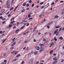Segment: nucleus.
<instances>
[{
	"label": "nucleus",
	"instance_id": "nucleus-13",
	"mask_svg": "<svg viewBox=\"0 0 64 64\" xmlns=\"http://www.w3.org/2000/svg\"><path fill=\"white\" fill-rule=\"evenodd\" d=\"M56 28H55L56 29V28H60V26H56Z\"/></svg>",
	"mask_w": 64,
	"mask_h": 64
},
{
	"label": "nucleus",
	"instance_id": "nucleus-37",
	"mask_svg": "<svg viewBox=\"0 0 64 64\" xmlns=\"http://www.w3.org/2000/svg\"><path fill=\"white\" fill-rule=\"evenodd\" d=\"M29 24L28 23H27L26 26H29Z\"/></svg>",
	"mask_w": 64,
	"mask_h": 64
},
{
	"label": "nucleus",
	"instance_id": "nucleus-9",
	"mask_svg": "<svg viewBox=\"0 0 64 64\" xmlns=\"http://www.w3.org/2000/svg\"><path fill=\"white\" fill-rule=\"evenodd\" d=\"M15 44H16V42H14L12 44L10 45V46H13V45H15Z\"/></svg>",
	"mask_w": 64,
	"mask_h": 64
},
{
	"label": "nucleus",
	"instance_id": "nucleus-21",
	"mask_svg": "<svg viewBox=\"0 0 64 64\" xmlns=\"http://www.w3.org/2000/svg\"><path fill=\"white\" fill-rule=\"evenodd\" d=\"M13 9H14V8L12 7L11 8V9L10 10V11H11V10H13Z\"/></svg>",
	"mask_w": 64,
	"mask_h": 64
},
{
	"label": "nucleus",
	"instance_id": "nucleus-63",
	"mask_svg": "<svg viewBox=\"0 0 64 64\" xmlns=\"http://www.w3.org/2000/svg\"><path fill=\"white\" fill-rule=\"evenodd\" d=\"M64 30V27L62 28V30L63 31V30Z\"/></svg>",
	"mask_w": 64,
	"mask_h": 64
},
{
	"label": "nucleus",
	"instance_id": "nucleus-51",
	"mask_svg": "<svg viewBox=\"0 0 64 64\" xmlns=\"http://www.w3.org/2000/svg\"><path fill=\"white\" fill-rule=\"evenodd\" d=\"M64 12H63L61 13V14H62H62H64Z\"/></svg>",
	"mask_w": 64,
	"mask_h": 64
},
{
	"label": "nucleus",
	"instance_id": "nucleus-52",
	"mask_svg": "<svg viewBox=\"0 0 64 64\" xmlns=\"http://www.w3.org/2000/svg\"><path fill=\"white\" fill-rule=\"evenodd\" d=\"M23 49H24V50H25V49H26V47H24V48H23Z\"/></svg>",
	"mask_w": 64,
	"mask_h": 64
},
{
	"label": "nucleus",
	"instance_id": "nucleus-8",
	"mask_svg": "<svg viewBox=\"0 0 64 64\" xmlns=\"http://www.w3.org/2000/svg\"><path fill=\"white\" fill-rule=\"evenodd\" d=\"M6 40H7V39L6 38V39L5 40H2V43H4V42Z\"/></svg>",
	"mask_w": 64,
	"mask_h": 64
},
{
	"label": "nucleus",
	"instance_id": "nucleus-43",
	"mask_svg": "<svg viewBox=\"0 0 64 64\" xmlns=\"http://www.w3.org/2000/svg\"><path fill=\"white\" fill-rule=\"evenodd\" d=\"M43 41H46V39L44 38L43 39Z\"/></svg>",
	"mask_w": 64,
	"mask_h": 64
},
{
	"label": "nucleus",
	"instance_id": "nucleus-33",
	"mask_svg": "<svg viewBox=\"0 0 64 64\" xmlns=\"http://www.w3.org/2000/svg\"><path fill=\"white\" fill-rule=\"evenodd\" d=\"M25 63L23 61H22V62L21 64H23V63Z\"/></svg>",
	"mask_w": 64,
	"mask_h": 64
},
{
	"label": "nucleus",
	"instance_id": "nucleus-20",
	"mask_svg": "<svg viewBox=\"0 0 64 64\" xmlns=\"http://www.w3.org/2000/svg\"><path fill=\"white\" fill-rule=\"evenodd\" d=\"M15 38H16L15 37L14 39H12V41L13 42H12V43L14 41V40H15Z\"/></svg>",
	"mask_w": 64,
	"mask_h": 64
},
{
	"label": "nucleus",
	"instance_id": "nucleus-62",
	"mask_svg": "<svg viewBox=\"0 0 64 64\" xmlns=\"http://www.w3.org/2000/svg\"><path fill=\"white\" fill-rule=\"evenodd\" d=\"M17 52H15V54H16V53H17Z\"/></svg>",
	"mask_w": 64,
	"mask_h": 64
},
{
	"label": "nucleus",
	"instance_id": "nucleus-28",
	"mask_svg": "<svg viewBox=\"0 0 64 64\" xmlns=\"http://www.w3.org/2000/svg\"><path fill=\"white\" fill-rule=\"evenodd\" d=\"M14 48V46H12V47H11L10 48V49H13V48Z\"/></svg>",
	"mask_w": 64,
	"mask_h": 64
},
{
	"label": "nucleus",
	"instance_id": "nucleus-32",
	"mask_svg": "<svg viewBox=\"0 0 64 64\" xmlns=\"http://www.w3.org/2000/svg\"><path fill=\"white\" fill-rule=\"evenodd\" d=\"M42 14L40 15V16L39 17H40L41 18L42 17Z\"/></svg>",
	"mask_w": 64,
	"mask_h": 64
},
{
	"label": "nucleus",
	"instance_id": "nucleus-17",
	"mask_svg": "<svg viewBox=\"0 0 64 64\" xmlns=\"http://www.w3.org/2000/svg\"><path fill=\"white\" fill-rule=\"evenodd\" d=\"M26 2L24 3L23 4H22V6H25V5H26Z\"/></svg>",
	"mask_w": 64,
	"mask_h": 64
},
{
	"label": "nucleus",
	"instance_id": "nucleus-64",
	"mask_svg": "<svg viewBox=\"0 0 64 64\" xmlns=\"http://www.w3.org/2000/svg\"><path fill=\"white\" fill-rule=\"evenodd\" d=\"M37 3L38 4L39 3V1H37Z\"/></svg>",
	"mask_w": 64,
	"mask_h": 64
},
{
	"label": "nucleus",
	"instance_id": "nucleus-1",
	"mask_svg": "<svg viewBox=\"0 0 64 64\" xmlns=\"http://www.w3.org/2000/svg\"><path fill=\"white\" fill-rule=\"evenodd\" d=\"M34 60V59L33 58H32L30 60L29 62V64H32L33 63V62Z\"/></svg>",
	"mask_w": 64,
	"mask_h": 64
},
{
	"label": "nucleus",
	"instance_id": "nucleus-56",
	"mask_svg": "<svg viewBox=\"0 0 64 64\" xmlns=\"http://www.w3.org/2000/svg\"><path fill=\"white\" fill-rule=\"evenodd\" d=\"M5 21H4V22H2V24H4V23H5Z\"/></svg>",
	"mask_w": 64,
	"mask_h": 64
},
{
	"label": "nucleus",
	"instance_id": "nucleus-54",
	"mask_svg": "<svg viewBox=\"0 0 64 64\" xmlns=\"http://www.w3.org/2000/svg\"><path fill=\"white\" fill-rule=\"evenodd\" d=\"M14 22H10V24H13V23H14Z\"/></svg>",
	"mask_w": 64,
	"mask_h": 64
},
{
	"label": "nucleus",
	"instance_id": "nucleus-35",
	"mask_svg": "<svg viewBox=\"0 0 64 64\" xmlns=\"http://www.w3.org/2000/svg\"><path fill=\"white\" fill-rule=\"evenodd\" d=\"M34 6V4H33L32 5V7H33Z\"/></svg>",
	"mask_w": 64,
	"mask_h": 64
},
{
	"label": "nucleus",
	"instance_id": "nucleus-22",
	"mask_svg": "<svg viewBox=\"0 0 64 64\" xmlns=\"http://www.w3.org/2000/svg\"><path fill=\"white\" fill-rule=\"evenodd\" d=\"M19 29L16 30V33H17L18 31H19Z\"/></svg>",
	"mask_w": 64,
	"mask_h": 64
},
{
	"label": "nucleus",
	"instance_id": "nucleus-11",
	"mask_svg": "<svg viewBox=\"0 0 64 64\" xmlns=\"http://www.w3.org/2000/svg\"><path fill=\"white\" fill-rule=\"evenodd\" d=\"M53 39H54L55 41H57V39L56 38V36L54 37V38H52V40H54Z\"/></svg>",
	"mask_w": 64,
	"mask_h": 64
},
{
	"label": "nucleus",
	"instance_id": "nucleus-34",
	"mask_svg": "<svg viewBox=\"0 0 64 64\" xmlns=\"http://www.w3.org/2000/svg\"><path fill=\"white\" fill-rule=\"evenodd\" d=\"M16 28V26H14L13 27V28L14 29H15V28Z\"/></svg>",
	"mask_w": 64,
	"mask_h": 64
},
{
	"label": "nucleus",
	"instance_id": "nucleus-23",
	"mask_svg": "<svg viewBox=\"0 0 64 64\" xmlns=\"http://www.w3.org/2000/svg\"><path fill=\"white\" fill-rule=\"evenodd\" d=\"M37 53H38V52H35L34 53V54L35 55H36V54H37Z\"/></svg>",
	"mask_w": 64,
	"mask_h": 64
},
{
	"label": "nucleus",
	"instance_id": "nucleus-44",
	"mask_svg": "<svg viewBox=\"0 0 64 64\" xmlns=\"http://www.w3.org/2000/svg\"><path fill=\"white\" fill-rule=\"evenodd\" d=\"M40 34H41V33H40V32H39L38 34V35L39 36V35H40Z\"/></svg>",
	"mask_w": 64,
	"mask_h": 64
},
{
	"label": "nucleus",
	"instance_id": "nucleus-30",
	"mask_svg": "<svg viewBox=\"0 0 64 64\" xmlns=\"http://www.w3.org/2000/svg\"><path fill=\"white\" fill-rule=\"evenodd\" d=\"M16 60H17V59H14L13 61H16Z\"/></svg>",
	"mask_w": 64,
	"mask_h": 64
},
{
	"label": "nucleus",
	"instance_id": "nucleus-4",
	"mask_svg": "<svg viewBox=\"0 0 64 64\" xmlns=\"http://www.w3.org/2000/svg\"><path fill=\"white\" fill-rule=\"evenodd\" d=\"M35 48L36 49L38 50H39L40 49V47L39 46L37 47V46H36L35 47Z\"/></svg>",
	"mask_w": 64,
	"mask_h": 64
},
{
	"label": "nucleus",
	"instance_id": "nucleus-49",
	"mask_svg": "<svg viewBox=\"0 0 64 64\" xmlns=\"http://www.w3.org/2000/svg\"><path fill=\"white\" fill-rule=\"evenodd\" d=\"M63 2H64V1L62 0V1H60V3H63Z\"/></svg>",
	"mask_w": 64,
	"mask_h": 64
},
{
	"label": "nucleus",
	"instance_id": "nucleus-46",
	"mask_svg": "<svg viewBox=\"0 0 64 64\" xmlns=\"http://www.w3.org/2000/svg\"><path fill=\"white\" fill-rule=\"evenodd\" d=\"M2 32V31H1L0 32V34H2V32Z\"/></svg>",
	"mask_w": 64,
	"mask_h": 64
},
{
	"label": "nucleus",
	"instance_id": "nucleus-42",
	"mask_svg": "<svg viewBox=\"0 0 64 64\" xmlns=\"http://www.w3.org/2000/svg\"><path fill=\"white\" fill-rule=\"evenodd\" d=\"M61 62H64V60H63V59H62Z\"/></svg>",
	"mask_w": 64,
	"mask_h": 64
},
{
	"label": "nucleus",
	"instance_id": "nucleus-19",
	"mask_svg": "<svg viewBox=\"0 0 64 64\" xmlns=\"http://www.w3.org/2000/svg\"><path fill=\"white\" fill-rule=\"evenodd\" d=\"M38 32V30H35V31L34 30V31L33 32H34V33H37Z\"/></svg>",
	"mask_w": 64,
	"mask_h": 64
},
{
	"label": "nucleus",
	"instance_id": "nucleus-50",
	"mask_svg": "<svg viewBox=\"0 0 64 64\" xmlns=\"http://www.w3.org/2000/svg\"><path fill=\"white\" fill-rule=\"evenodd\" d=\"M9 27H12V25H10L9 26Z\"/></svg>",
	"mask_w": 64,
	"mask_h": 64
},
{
	"label": "nucleus",
	"instance_id": "nucleus-25",
	"mask_svg": "<svg viewBox=\"0 0 64 64\" xmlns=\"http://www.w3.org/2000/svg\"><path fill=\"white\" fill-rule=\"evenodd\" d=\"M24 11H25V9L24 8H23V10H22V12H23Z\"/></svg>",
	"mask_w": 64,
	"mask_h": 64
},
{
	"label": "nucleus",
	"instance_id": "nucleus-24",
	"mask_svg": "<svg viewBox=\"0 0 64 64\" xmlns=\"http://www.w3.org/2000/svg\"><path fill=\"white\" fill-rule=\"evenodd\" d=\"M5 11V10L4 9L2 10V12H4Z\"/></svg>",
	"mask_w": 64,
	"mask_h": 64
},
{
	"label": "nucleus",
	"instance_id": "nucleus-39",
	"mask_svg": "<svg viewBox=\"0 0 64 64\" xmlns=\"http://www.w3.org/2000/svg\"><path fill=\"white\" fill-rule=\"evenodd\" d=\"M34 42H36V40H35V39H34Z\"/></svg>",
	"mask_w": 64,
	"mask_h": 64
},
{
	"label": "nucleus",
	"instance_id": "nucleus-5",
	"mask_svg": "<svg viewBox=\"0 0 64 64\" xmlns=\"http://www.w3.org/2000/svg\"><path fill=\"white\" fill-rule=\"evenodd\" d=\"M48 33V31H47V30H46L44 32V34H45V35H47Z\"/></svg>",
	"mask_w": 64,
	"mask_h": 64
},
{
	"label": "nucleus",
	"instance_id": "nucleus-59",
	"mask_svg": "<svg viewBox=\"0 0 64 64\" xmlns=\"http://www.w3.org/2000/svg\"><path fill=\"white\" fill-rule=\"evenodd\" d=\"M0 19H2V16H1L0 17Z\"/></svg>",
	"mask_w": 64,
	"mask_h": 64
},
{
	"label": "nucleus",
	"instance_id": "nucleus-60",
	"mask_svg": "<svg viewBox=\"0 0 64 64\" xmlns=\"http://www.w3.org/2000/svg\"><path fill=\"white\" fill-rule=\"evenodd\" d=\"M6 60H4V63H5V62H6Z\"/></svg>",
	"mask_w": 64,
	"mask_h": 64
},
{
	"label": "nucleus",
	"instance_id": "nucleus-26",
	"mask_svg": "<svg viewBox=\"0 0 64 64\" xmlns=\"http://www.w3.org/2000/svg\"><path fill=\"white\" fill-rule=\"evenodd\" d=\"M53 50H51L50 51V53H52V52H53Z\"/></svg>",
	"mask_w": 64,
	"mask_h": 64
},
{
	"label": "nucleus",
	"instance_id": "nucleus-2",
	"mask_svg": "<svg viewBox=\"0 0 64 64\" xmlns=\"http://www.w3.org/2000/svg\"><path fill=\"white\" fill-rule=\"evenodd\" d=\"M6 4L7 5V8H9L10 7V4H9V1H8L6 2Z\"/></svg>",
	"mask_w": 64,
	"mask_h": 64
},
{
	"label": "nucleus",
	"instance_id": "nucleus-55",
	"mask_svg": "<svg viewBox=\"0 0 64 64\" xmlns=\"http://www.w3.org/2000/svg\"><path fill=\"white\" fill-rule=\"evenodd\" d=\"M12 19L13 20H14V17H13L12 18Z\"/></svg>",
	"mask_w": 64,
	"mask_h": 64
},
{
	"label": "nucleus",
	"instance_id": "nucleus-18",
	"mask_svg": "<svg viewBox=\"0 0 64 64\" xmlns=\"http://www.w3.org/2000/svg\"><path fill=\"white\" fill-rule=\"evenodd\" d=\"M53 23V21H52V22H51L50 23H49V24H48V25H50V24H51V23Z\"/></svg>",
	"mask_w": 64,
	"mask_h": 64
},
{
	"label": "nucleus",
	"instance_id": "nucleus-61",
	"mask_svg": "<svg viewBox=\"0 0 64 64\" xmlns=\"http://www.w3.org/2000/svg\"><path fill=\"white\" fill-rule=\"evenodd\" d=\"M32 18H29V20H31V19H32Z\"/></svg>",
	"mask_w": 64,
	"mask_h": 64
},
{
	"label": "nucleus",
	"instance_id": "nucleus-29",
	"mask_svg": "<svg viewBox=\"0 0 64 64\" xmlns=\"http://www.w3.org/2000/svg\"><path fill=\"white\" fill-rule=\"evenodd\" d=\"M57 31H54V34H56V33H57Z\"/></svg>",
	"mask_w": 64,
	"mask_h": 64
},
{
	"label": "nucleus",
	"instance_id": "nucleus-38",
	"mask_svg": "<svg viewBox=\"0 0 64 64\" xmlns=\"http://www.w3.org/2000/svg\"><path fill=\"white\" fill-rule=\"evenodd\" d=\"M55 17L56 18H58V16H55Z\"/></svg>",
	"mask_w": 64,
	"mask_h": 64
},
{
	"label": "nucleus",
	"instance_id": "nucleus-27",
	"mask_svg": "<svg viewBox=\"0 0 64 64\" xmlns=\"http://www.w3.org/2000/svg\"><path fill=\"white\" fill-rule=\"evenodd\" d=\"M3 54L4 55V56H5L6 55V54L5 53H4Z\"/></svg>",
	"mask_w": 64,
	"mask_h": 64
},
{
	"label": "nucleus",
	"instance_id": "nucleus-36",
	"mask_svg": "<svg viewBox=\"0 0 64 64\" xmlns=\"http://www.w3.org/2000/svg\"><path fill=\"white\" fill-rule=\"evenodd\" d=\"M32 0H30L29 1V2H30V3H31V2H32Z\"/></svg>",
	"mask_w": 64,
	"mask_h": 64
},
{
	"label": "nucleus",
	"instance_id": "nucleus-12",
	"mask_svg": "<svg viewBox=\"0 0 64 64\" xmlns=\"http://www.w3.org/2000/svg\"><path fill=\"white\" fill-rule=\"evenodd\" d=\"M25 26H23L22 27L20 28V29L21 30H22V29H24V28H25Z\"/></svg>",
	"mask_w": 64,
	"mask_h": 64
},
{
	"label": "nucleus",
	"instance_id": "nucleus-40",
	"mask_svg": "<svg viewBox=\"0 0 64 64\" xmlns=\"http://www.w3.org/2000/svg\"><path fill=\"white\" fill-rule=\"evenodd\" d=\"M39 63V62L38 61V62H37L36 63V64H38V63Z\"/></svg>",
	"mask_w": 64,
	"mask_h": 64
},
{
	"label": "nucleus",
	"instance_id": "nucleus-3",
	"mask_svg": "<svg viewBox=\"0 0 64 64\" xmlns=\"http://www.w3.org/2000/svg\"><path fill=\"white\" fill-rule=\"evenodd\" d=\"M49 6V3H48L47 5L44 6V8H45V9H46V8H47L48 6Z\"/></svg>",
	"mask_w": 64,
	"mask_h": 64
},
{
	"label": "nucleus",
	"instance_id": "nucleus-58",
	"mask_svg": "<svg viewBox=\"0 0 64 64\" xmlns=\"http://www.w3.org/2000/svg\"><path fill=\"white\" fill-rule=\"evenodd\" d=\"M61 30H62V29H61V28H60V31H61Z\"/></svg>",
	"mask_w": 64,
	"mask_h": 64
},
{
	"label": "nucleus",
	"instance_id": "nucleus-47",
	"mask_svg": "<svg viewBox=\"0 0 64 64\" xmlns=\"http://www.w3.org/2000/svg\"><path fill=\"white\" fill-rule=\"evenodd\" d=\"M20 55V54H18L17 55V57H19Z\"/></svg>",
	"mask_w": 64,
	"mask_h": 64
},
{
	"label": "nucleus",
	"instance_id": "nucleus-53",
	"mask_svg": "<svg viewBox=\"0 0 64 64\" xmlns=\"http://www.w3.org/2000/svg\"><path fill=\"white\" fill-rule=\"evenodd\" d=\"M47 28H50V26H47Z\"/></svg>",
	"mask_w": 64,
	"mask_h": 64
},
{
	"label": "nucleus",
	"instance_id": "nucleus-6",
	"mask_svg": "<svg viewBox=\"0 0 64 64\" xmlns=\"http://www.w3.org/2000/svg\"><path fill=\"white\" fill-rule=\"evenodd\" d=\"M44 48H41L40 50V52H42L43 50H44Z\"/></svg>",
	"mask_w": 64,
	"mask_h": 64
},
{
	"label": "nucleus",
	"instance_id": "nucleus-57",
	"mask_svg": "<svg viewBox=\"0 0 64 64\" xmlns=\"http://www.w3.org/2000/svg\"><path fill=\"white\" fill-rule=\"evenodd\" d=\"M17 24H20V23H19V22H18L16 23Z\"/></svg>",
	"mask_w": 64,
	"mask_h": 64
},
{
	"label": "nucleus",
	"instance_id": "nucleus-16",
	"mask_svg": "<svg viewBox=\"0 0 64 64\" xmlns=\"http://www.w3.org/2000/svg\"><path fill=\"white\" fill-rule=\"evenodd\" d=\"M59 39H60V40H63V38L62 37V36H61L59 38Z\"/></svg>",
	"mask_w": 64,
	"mask_h": 64
},
{
	"label": "nucleus",
	"instance_id": "nucleus-48",
	"mask_svg": "<svg viewBox=\"0 0 64 64\" xmlns=\"http://www.w3.org/2000/svg\"><path fill=\"white\" fill-rule=\"evenodd\" d=\"M56 36H58L59 35V34H58V33H57L56 34Z\"/></svg>",
	"mask_w": 64,
	"mask_h": 64
},
{
	"label": "nucleus",
	"instance_id": "nucleus-7",
	"mask_svg": "<svg viewBox=\"0 0 64 64\" xmlns=\"http://www.w3.org/2000/svg\"><path fill=\"white\" fill-rule=\"evenodd\" d=\"M55 43H56V42H54L51 43V45L52 46H53V45H54V44H55Z\"/></svg>",
	"mask_w": 64,
	"mask_h": 64
},
{
	"label": "nucleus",
	"instance_id": "nucleus-41",
	"mask_svg": "<svg viewBox=\"0 0 64 64\" xmlns=\"http://www.w3.org/2000/svg\"><path fill=\"white\" fill-rule=\"evenodd\" d=\"M54 2H53L52 3V4H51V5H54Z\"/></svg>",
	"mask_w": 64,
	"mask_h": 64
},
{
	"label": "nucleus",
	"instance_id": "nucleus-15",
	"mask_svg": "<svg viewBox=\"0 0 64 64\" xmlns=\"http://www.w3.org/2000/svg\"><path fill=\"white\" fill-rule=\"evenodd\" d=\"M31 14H32V13H30L28 15V17H30Z\"/></svg>",
	"mask_w": 64,
	"mask_h": 64
},
{
	"label": "nucleus",
	"instance_id": "nucleus-31",
	"mask_svg": "<svg viewBox=\"0 0 64 64\" xmlns=\"http://www.w3.org/2000/svg\"><path fill=\"white\" fill-rule=\"evenodd\" d=\"M6 18H2V20H6Z\"/></svg>",
	"mask_w": 64,
	"mask_h": 64
},
{
	"label": "nucleus",
	"instance_id": "nucleus-45",
	"mask_svg": "<svg viewBox=\"0 0 64 64\" xmlns=\"http://www.w3.org/2000/svg\"><path fill=\"white\" fill-rule=\"evenodd\" d=\"M43 4V2H42L40 3V5H42V4Z\"/></svg>",
	"mask_w": 64,
	"mask_h": 64
},
{
	"label": "nucleus",
	"instance_id": "nucleus-10",
	"mask_svg": "<svg viewBox=\"0 0 64 64\" xmlns=\"http://www.w3.org/2000/svg\"><path fill=\"white\" fill-rule=\"evenodd\" d=\"M57 60H55L54 61L53 63V64H56V63H57Z\"/></svg>",
	"mask_w": 64,
	"mask_h": 64
},
{
	"label": "nucleus",
	"instance_id": "nucleus-14",
	"mask_svg": "<svg viewBox=\"0 0 64 64\" xmlns=\"http://www.w3.org/2000/svg\"><path fill=\"white\" fill-rule=\"evenodd\" d=\"M53 60H55V61H56V60H57V58L56 57H55L53 58Z\"/></svg>",
	"mask_w": 64,
	"mask_h": 64
}]
</instances>
